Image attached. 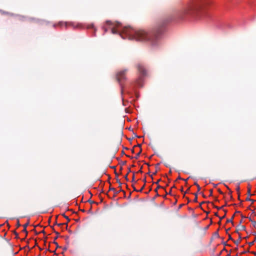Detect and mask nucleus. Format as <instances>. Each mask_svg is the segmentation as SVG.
<instances>
[{"mask_svg":"<svg viewBox=\"0 0 256 256\" xmlns=\"http://www.w3.org/2000/svg\"><path fill=\"white\" fill-rule=\"evenodd\" d=\"M198 9L199 6L195 2H186L176 10L170 18L158 20L150 33L144 30H136L130 27L124 28L122 32L130 40H135L137 41L150 40L153 42L164 32L165 26L170 20H183L195 14Z\"/></svg>","mask_w":256,"mask_h":256,"instance_id":"obj_1","label":"nucleus"},{"mask_svg":"<svg viewBox=\"0 0 256 256\" xmlns=\"http://www.w3.org/2000/svg\"><path fill=\"white\" fill-rule=\"evenodd\" d=\"M126 70L120 71L116 74V80L120 83L126 79Z\"/></svg>","mask_w":256,"mask_h":256,"instance_id":"obj_2","label":"nucleus"},{"mask_svg":"<svg viewBox=\"0 0 256 256\" xmlns=\"http://www.w3.org/2000/svg\"><path fill=\"white\" fill-rule=\"evenodd\" d=\"M106 24H108V25H111V26H114V28H112V32L114 34H116L118 32H117V30L115 29L114 28V26H118L120 24V23L118 22H117V23H113L110 20H107L106 21Z\"/></svg>","mask_w":256,"mask_h":256,"instance_id":"obj_3","label":"nucleus"},{"mask_svg":"<svg viewBox=\"0 0 256 256\" xmlns=\"http://www.w3.org/2000/svg\"><path fill=\"white\" fill-rule=\"evenodd\" d=\"M137 68L138 72L143 76L146 74V70L144 67V66L141 64H138L137 66Z\"/></svg>","mask_w":256,"mask_h":256,"instance_id":"obj_4","label":"nucleus"},{"mask_svg":"<svg viewBox=\"0 0 256 256\" xmlns=\"http://www.w3.org/2000/svg\"><path fill=\"white\" fill-rule=\"evenodd\" d=\"M246 230V226L242 224H238L236 226V232L238 233L239 230Z\"/></svg>","mask_w":256,"mask_h":256,"instance_id":"obj_5","label":"nucleus"},{"mask_svg":"<svg viewBox=\"0 0 256 256\" xmlns=\"http://www.w3.org/2000/svg\"><path fill=\"white\" fill-rule=\"evenodd\" d=\"M109 190H112V191H114V194H115V195L118 194L119 193V192H124V193H125V192H124V190H122L121 188L120 189V190H118V191H116V189H115L114 188H110H110Z\"/></svg>","mask_w":256,"mask_h":256,"instance_id":"obj_6","label":"nucleus"},{"mask_svg":"<svg viewBox=\"0 0 256 256\" xmlns=\"http://www.w3.org/2000/svg\"><path fill=\"white\" fill-rule=\"evenodd\" d=\"M234 214L232 216V218H230V219H228L226 220V222L228 223V222H231L233 225H234V222H233V219L234 218Z\"/></svg>","mask_w":256,"mask_h":256,"instance_id":"obj_7","label":"nucleus"},{"mask_svg":"<svg viewBox=\"0 0 256 256\" xmlns=\"http://www.w3.org/2000/svg\"><path fill=\"white\" fill-rule=\"evenodd\" d=\"M250 190H251V186H250V185H248V192H247V194L248 196H252V194H251V193H250Z\"/></svg>","mask_w":256,"mask_h":256,"instance_id":"obj_8","label":"nucleus"},{"mask_svg":"<svg viewBox=\"0 0 256 256\" xmlns=\"http://www.w3.org/2000/svg\"><path fill=\"white\" fill-rule=\"evenodd\" d=\"M142 149H140V151L138 152L136 154V156L134 157L136 159H138V157L140 156L141 152H142Z\"/></svg>","mask_w":256,"mask_h":256,"instance_id":"obj_9","label":"nucleus"},{"mask_svg":"<svg viewBox=\"0 0 256 256\" xmlns=\"http://www.w3.org/2000/svg\"><path fill=\"white\" fill-rule=\"evenodd\" d=\"M249 196H248L246 198V200H247V201H250V202H252V203H254V200H252V199H250V198H249Z\"/></svg>","mask_w":256,"mask_h":256,"instance_id":"obj_10","label":"nucleus"},{"mask_svg":"<svg viewBox=\"0 0 256 256\" xmlns=\"http://www.w3.org/2000/svg\"><path fill=\"white\" fill-rule=\"evenodd\" d=\"M116 182L119 184V187L121 188L122 184L120 182V180L117 178Z\"/></svg>","mask_w":256,"mask_h":256,"instance_id":"obj_11","label":"nucleus"},{"mask_svg":"<svg viewBox=\"0 0 256 256\" xmlns=\"http://www.w3.org/2000/svg\"><path fill=\"white\" fill-rule=\"evenodd\" d=\"M62 216L65 218H66L68 220V222H70V219L68 218V216H66V214H62Z\"/></svg>","mask_w":256,"mask_h":256,"instance_id":"obj_12","label":"nucleus"},{"mask_svg":"<svg viewBox=\"0 0 256 256\" xmlns=\"http://www.w3.org/2000/svg\"><path fill=\"white\" fill-rule=\"evenodd\" d=\"M63 24H64L63 22H60L58 24V25L61 26H62L63 25ZM64 24H65L66 26H67V25H68L67 22H64Z\"/></svg>","mask_w":256,"mask_h":256,"instance_id":"obj_13","label":"nucleus"},{"mask_svg":"<svg viewBox=\"0 0 256 256\" xmlns=\"http://www.w3.org/2000/svg\"><path fill=\"white\" fill-rule=\"evenodd\" d=\"M194 196H195V198L194 200V202H198V196H197V194H194Z\"/></svg>","mask_w":256,"mask_h":256,"instance_id":"obj_14","label":"nucleus"},{"mask_svg":"<svg viewBox=\"0 0 256 256\" xmlns=\"http://www.w3.org/2000/svg\"><path fill=\"white\" fill-rule=\"evenodd\" d=\"M234 244H236V245H238L240 242V240H234Z\"/></svg>","mask_w":256,"mask_h":256,"instance_id":"obj_15","label":"nucleus"},{"mask_svg":"<svg viewBox=\"0 0 256 256\" xmlns=\"http://www.w3.org/2000/svg\"><path fill=\"white\" fill-rule=\"evenodd\" d=\"M28 225H29V220L28 221V222H27L26 224H25L23 226H24V228H26V227H27Z\"/></svg>","mask_w":256,"mask_h":256,"instance_id":"obj_16","label":"nucleus"},{"mask_svg":"<svg viewBox=\"0 0 256 256\" xmlns=\"http://www.w3.org/2000/svg\"><path fill=\"white\" fill-rule=\"evenodd\" d=\"M160 188H162V187L160 186H158V187L154 190V192H157L158 189Z\"/></svg>","mask_w":256,"mask_h":256,"instance_id":"obj_17","label":"nucleus"},{"mask_svg":"<svg viewBox=\"0 0 256 256\" xmlns=\"http://www.w3.org/2000/svg\"><path fill=\"white\" fill-rule=\"evenodd\" d=\"M20 226V223L19 220H18H18H17V223H16V226H17V227H19V226Z\"/></svg>","mask_w":256,"mask_h":256,"instance_id":"obj_18","label":"nucleus"},{"mask_svg":"<svg viewBox=\"0 0 256 256\" xmlns=\"http://www.w3.org/2000/svg\"><path fill=\"white\" fill-rule=\"evenodd\" d=\"M144 186H145V184H144V186L141 188L140 190H138V192H142V190H144Z\"/></svg>","mask_w":256,"mask_h":256,"instance_id":"obj_19","label":"nucleus"},{"mask_svg":"<svg viewBox=\"0 0 256 256\" xmlns=\"http://www.w3.org/2000/svg\"><path fill=\"white\" fill-rule=\"evenodd\" d=\"M54 232H55V233L56 234V238H54V239L56 240V238L58 237V236H59V235H60V234H59L58 232H56V231Z\"/></svg>","mask_w":256,"mask_h":256,"instance_id":"obj_20","label":"nucleus"},{"mask_svg":"<svg viewBox=\"0 0 256 256\" xmlns=\"http://www.w3.org/2000/svg\"><path fill=\"white\" fill-rule=\"evenodd\" d=\"M184 180L186 182L187 180H188V179L185 180V179L182 178L180 176L178 178H177V180Z\"/></svg>","mask_w":256,"mask_h":256,"instance_id":"obj_21","label":"nucleus"},{"mask_svg":"<svg viewBox=\"0 0 256 256\" xmlns=\"http://www.w3.org/2000/svg\"><path fill=\"white\" fill-rule=\"evenodd\" d=\"M22 232L26 233V234H27L28 232L26 230V228H24V230H22Z\"/></svg>","mask_w":256,"mask_h":256,"instance_id":"obj_22","label":"nucleus"},{"mask_svg":"<svg viewBox=\"0 0 256 256\" xmlns=\"http://www.w3.org/2000/svg\"><path fill=\"white\" fill-rule=\"evenodd\" d=\"M215 208H217L218 210H220V209H222L224 206H222L221 207H218V206H214Z\"/></svg>","mask_w":256,"mask_h":256,"instance_id":"obj_23","label":"nucleus"},{"mask_svg":"<svg viewBox=\"0 0 256 256\" xmlns=\"http://www.w3.org/2000/svg\"><path fill=\"white\" fill-rule=\"evenodd\" d=\"M128 173L124 176V178L126 179V181H128Z\"/></svg>","mask_w":256,"mask_h":256,"instance_id":"obj_24","label":"nucleus"},{"mask_svg":"<svg viewBox=\"0 0 256 256\" xmlns=\"http://www.w3.org/2000/svg\"><path fill=\"white\" fill-rule=\"evenodd\" d=\"M254 244V242H250L248 243L250 246H252Z\"/></svg>","mask_w":256,"mask_h":256,"instance_id":"obj_25","label":"nucleus"},{"mask_svg":"<svg viewBox=\"0 0 256 256\" xmlns=\"http://www.w3.org/2000/svg\"><path fill=\"white\" fill-rule=\"evenodd\" d=\"M134 174H133L132 182H134Z\"/></svg>","mask_w":256,"mask_h":256,"instance_id":"obj_26","label":"nucleus"},{"mask_svg":"<svg viewBox=\"0 0 256 256\" xmlns=\"http://www.w3.org/2000/svg\"><path fill=\"white\" fill-rule=\"evenodd\" d=\"M228 240H233L230 234L228 235Z\"/></svg>","mask_w":256,"mask_h":256,"instance_id":"obj_27","label":"nucleus"},{"mask_svg":"<svg viewBox=\"0 0 256 256\" xmlns=\"http://www.w3.org/2000/svg\"><path fill=\"white\" fill-rule=\"evenodd\" d=\"M210 196H212V189L210 190Z\"/></svg>","mask_w":256,"mask_h":256,"instance_id":"obj_28","label":"nucleus"},{"mask_svg":"<svg viewBox=\"0 0 256 256\" xmlns=\"http://www.w3.org/2000/svg\"><path fill=\"white\" fill-rule=\"evenodd\" d=\"M197 188H198V192L200 190L201 188L200 186H198Z\"/></svg>","mask_w":256,"mask_h":256,"instance_id":"obj_29","label":"nucleus"},{"mask_svg":"<svg viewBox=\"0 0 256 256\" xmlns=\"http://www.w3.org/2000/svg\"><path fill=\"white\" fill-rule=\"evenodd\" d=\"M94 28V25L93 24H91L90 25V26H88V28Z\"/></svg>","mask_w":256,"mask_h":256,"instance_id":"obj_30","label":"nucleus"},{"mask_svg":"<svg viewBox=\"0 0 256 256\" xmlns=\"http://www.w3.org/2000/svg\"><path fill=\"white\" fill-rule=\"evenodd\" d=\"M240 188L239 186H238L236 188V191L238 192L240 190Z\"/></svg>","mask_w":256,"mask_h":256,"instance_id":"obj_31","label":"nucleus"},{"mask_svg":"<svg viewBox=\"0 0 256 256\" xmlns=\"http://www.w3.org/2000/svg\"><path fill=\"white\" fill-rule=\"evenodd\" d=\"M54 244H55L56 245V248H59V246H58V244L56 242H54Z\"/></svg>","mask_w":256,"mask_h":256,"instance_id":"obj_32","label":"nucleus"},{"mask_svg":"<svg viewBox=\"0 0 256 256\" xmlns=\"http://www.w3.org/2000/svg\"><path fill=\"white\" fill-rule=\"evenodd\" d=\"M160 179H159L156 182H155L156 184H158V182L160 181Z\"/></svg>","mask_w":256,"mask_h":256,"instance_id":"obj_33","label":"nucleus"},{"mask_svg":"<svg viewBox=\"0 0 256 256\" xmlns=\"http://www.w3.org/2000/svg\"><path fill=\"white\" fill-rule=\"evenodd\" d=\"M226 216V214L222 217L220 218V220H222V219H223Z\"/></svg>","mask_w":256,"mask_h":256,"instance_id":"obj_34","label":"nucleus"},{"mask_svg":"<svg viewBox=\"0 0 256 256\" xmlns=\"http://www.w3.org/2000/svg\"><path fill=\"white\" fill-rule=\"evenodd\" d=\"M252 223L253 224L254 226H255V225L256 224V222L255 221H252Z\"/></svg>","mask_w":256,"mask_h":256,"instance_id":"obj_35","label":"nucleus"},{"mask_svg":"<svg viewBox=\"0 0 256 256\" xmlns=\"http://www.w3.org/2000/svg\"><path fill=\"white\" fill-rule=\"evenodd\" d=\"M194 184L195 186H196L197 187H198V186H199L198 184L196 182H195L194 183Z\"/></svg>","mask_w":256,"mask_h":256,"instance_id":"obj_36","label":"nucleus"},{"mask_svg":"<svg viewBox=\"0 0 256 256\" xmlns=\"http://www.w3.org/2000/svg\"><path fill=\"white\" fill-rule=\"evenodd\" d=\"M241 240H242L241 236H240V234H239L238 240H240V241H241Z\"/></svg>","mask_w":256,"mask_h":256,"instance_id":"obj_37","label":"nucleus"},{"mask_svg":"<svg viewBox=\"0 0 256 256\" xmlns=\"http://www.w3.org/2000/svg\"><path fill=\"white\" fill-rule=\"evenodd\" d=\"M132 187H133V188H134V191L138 192V190H136V188H135V187H134V186H132Z\"/></svg>","mask_w":256,"mask_h":256,"instance_id":"obj_38","label":"nucleus"},{"mask_svg":"<svg viewBox=\"0 0 256 256\" xmlns=\"http://www.w3.org/2000/svg\"><path fill=\"white\" fill-rule=\"evenodd\" d=\"M67 249H68V248H67V247H66H66H64V248H63V250H66Z\"/></svg>","mask_w":256,"mask_h":256,"instance_id":"obj_39","label":"nucleus"},{"mask_svg":"<svg viewBox=\"0 0 256 256\" xmlns=\"http://www.w3.org/2000/svg\"><path fill=\"white\" fill-rule=\"evenodd\" d=\"M232 191H230L229 194H230V196L231 198H232Z\"/></svg>","mask_w":256,"mask_h":256,"instance_id":"obj_40","label":"nucleus"},{"mask_svg":"<svg viewBox=\"0 0 256 256\" xmlns=\"http://www.w3.org/2000/svg\"><path fill=\"white\" fill-rule=\"evenodd\" d=\"M215 234H216V236H218V232H216Z\"/></svg>","mask_w":256,"mask_h":256,"instance_id":"obj_41","label":"nucleus"},{"mask_svg":"<svg viewBox=\"0 0 256 256\" xmlns=\"http://www.w3.org/2000/svg\"><path fill=\"white\" fill-rule=\"evenodd\" d=\"M138 172H140V173H142V168H140V170H139V171Z\"/></svg>","mask_w":256,"mask_h":256,"instance_id":"obj_42","label":"nucleus"},{"mask_svg":"<svg viewBox=\"0 0 256 256\" xmlns=\"http://www.w3.org/2000/svg\"><path fill=\"white\" fill-rule=\"evenodd\" d=\"M218 192H220V194H223V193H222V192L220 190H218Z\"/></svg>","mask_w":256,"mask_h":256,"instance_id":"obj_43","label":"nucleus"},{"mask_svg":"<svg viewBox=\"0 0 256 256\" xmlns=\"http://www.w3.org/2000/svg\"><path fill=\"white\" fill-rule=\"evenodd\" d=\"M104 28V32H106L108 30L106 28Z\"/></svg>","mask_w":256,"mask_h":256,"instance_id":"obj_44","label":"nucleus"},{"mask_svg":"<svg viewBox=\"0 0 256 256\" xmlns=\"http://www.w3.org/2000/svg\"><path fill=\"white\" fill-rule=\"evenodd\" d=\"M253 242H256V236L254 238V240Z\"/></svg>","mask_w":256,"mask_h":256,"instance_id":"obj_45","label":"nucleus"},{"mask_svg":"<svg viewBox=\"0 0 256 256\" xmlns=\"http://www.w3.org/2000/svg\"><path fill=\"white\" fill-rule=\"evenodd\" d=\"M242 220H241L240 222H239V224H242Z\"/></svg>","mask_w":256,"mask_h":256,"instance_id":"obj_46","label":"nucleus"},{"mask_svg":"<svg viewBox=\"0 0 256 256\" xmlns=\"http://www.w3.org/2000/svg\"><path fill=\"white\" fill-rule=\"evenodd\" d=\"M144 184H145L146 182V178H144Z\"/></svg>","mask_w":256,"mask_h":256,"instance_id":"obj_47","label":"nucleus"},{"mask_svg":"<svg viewBox=\"0 0 256 256\" xmlns=\"http://www.w3.org/2000/svg\"><path fill=\"white\" fill-rule=\"evenodd\" d=\"M214 215L216 216H218V212H216L214 214Z\"/></svg>","mask_w":256,"mask_h":256,"instance_id":"obj_48","label":"nucleus"},{"mask_svg":"<svg viewBox=\"0 0 256 256\" xmlns=\"http://www.w3.org/2000/svg\"><path fill=\"white\" fill-rule=\"evenodd\" d=\"M14 234H15L16 235V236H18V234L16 232H14Z\"/></svg>","mask_w":256,"mask_h":256,"instance_id":"obj_49","label":"nucleus"},{"mask_svg":"<svg viewBox=\"0 0 256 256\" xmlns=\"http://www.w3.org/2000/svg\"><path fill=\"white\" fill-rule=\"evenodd\" d=\"M62 224H58V226H62Z\"/></svg>","mask_w":256,"mask_h":256,"instance_id":"obj_50","label":"nucleus"},{"mask_svg":"<svg viewBox=\"0 0 256 256\" xmlns=\"http://www.w3.org/2000/svg\"><path fill=\"white\" fill-rule=\"evenodd\" d=\"M41 232L44 234V233H45V232H44V230H42V231Z\"/></svg>","mask_w":256,"mask_h":256,"instance_id":"obj_51","label":"nucleus"},{"mask_svg":"<svg viewBox=\"0 0 256 256\" xmlns=\"http://www.w3.org/2000/svg\"><path fill=\"white\" fill-rule=\"evenodd\" d=\"M204 202H202L200 204V206H201L202 204H204Z\"/></svg>","mask_w":256,"mask_h":256,"instance_id":"obj_52","label":"nucleus"},{"mask_svg":"<svg viewBox=\"0 0 256 256\" xmlns=\"http://www.w3.org/2000/svg\"><path fill=\"white\" fill-rule=\"evenodd\" d=\"M165 166H166V167H168L169 166V165L167 164H165Z\"/></svg>","mask_w":256,"mask_h":256,"instance_id":"obj_53","label":"nucleus"},{"mask_svg":"<svg viewBox=\"0 0 256 256\" xmlns=\"http://www.w3.org/2000/svg\"><path fill=\"white\" fill-rule=\"evenodd\" d=\"M220 222H221V220H220V221L218 222V224H220Z\"/></svg>","mask_w":256,"mask_h":256,"instance_id":"obj_54","label":"nucleus"},{"mask_svg":"<svg viewBox=\"0 0 256 256\" xmlns=\"http://www.w3.org/2000/svg\"><path fill=\"white\" fill-rule=\"evenodd\" d=\"M156 196H159V194H158V192H156Z\"/></svg>","mask_w":256,"mask_h":256,"instance_id":"obj_55","label":"nucleus"},{"mask_svg":"<svg viewBox=\"0 0 256 256\" xmlns=\"http://www.w3.org/2000/svg\"><path fill=\"white\" fill-rule=\"evenodd\" d=\"M249 220H250V221H251L252 222V220L250 218H249Z\"/></svg>","mask_w":256,"mask_h":256,"instance_id":"obj_56","label":"nucleus"},{"mask_svg":"<svg viewBox=\"0 0 256 256\" xmlns=\"http://www.w3.org/2000/svg\"><path fill=\"white\" fill-rule=\"evenodd\" d=\"M230 230V228H228L227 230H226V233H228V230Z\"/></svg>","mask_w":256,"mask_h":256,"instance_id":"obj_57","label":"nucleus"},{"mask_svg":"<svg viewBox=\"0 0 256 256\" xmlns=\"http://www.w3.org/2000/svg\"><path fill=\"white\" fill-rule=\"evenodd\" d=\"M138 146L140 148L141 147V144H138Z\"/></svg>","mask_w":256,"mask_h":256,"instance_id":"obj_58","label":"nucleus"},{"mask_svg":"<svg viewBox=\"0 0 256 256\" xmlns=\"http://www.w3.org/2000/svg\"><path fill=\"white\" fill-rule=\"evenodd\" d=\"M171 192H172V190H170L169 192V194H171Z\"/></svg>","mask_w":256,"mask_h":256,"instance_id":"obj_59","label":"nucleus"},{"mask_svg":"<svg viewBox=\"0 0 256 256\" xmlns=\"http://www.w3.org/2000/svg\"><path fill=\"white\" fill-rule=\"evenodd\" d=\"M180 190H181L182 192V191H183V188H181Z\"/></svg>","mask_w":256,"mask_h":256,"instance_id":"obj_60","label":"nucleus"},{"mask_svg":"<svg viewBox=\"0 0 256 256\" xmlns=\"http://www.w3.org/2000/svg\"><path fill=\"white\" fill-rule=\"evenodd\" d=\"M132 152L134 153V149L132 150Z\"/></svg>","mask_w":256,"mask_h":256,"instance_id":"obj_61","label":"nucleus"},{"mask_svg":"<svg viewBox=\"0 0 256 256\" xmlns=\"http://www.w3.org/2000/svg\"><path fill=\"white\" fill-rule=\"evenodd\" d=\"M236 213H240V212H238V211H236Z\"/></svg>","mask_w":256,"mask_h":256,"instance_id":"obj_62","label":"nucleus"},{"mask_svg":"<svg viewBox=\"0 0 256 256\" xmlns=\"http://www.w3.org/2000/svg\"><path fill=\"white\" fill-rule=\"evenodd\" d=\"M131 172L130 170V169H129L128 173V172Z\"/></svg>","mask_w":256,"mask_h":256,"instance_id":"obj_63","label":"nucleus"},{"mask_svg":"<svg viewBox=\"0 0 256 256\" xmlns=\"http://www.w3.org/2000/svg\"><path fill=\"white\" fill-rule=\"evenodd\" d=\"M253 254L256 256V252H253Z\"/></svg>","mask_w":256,"mask_h":256,"instance_id":"obj_64","label":"nucleus"}]
</instances>
